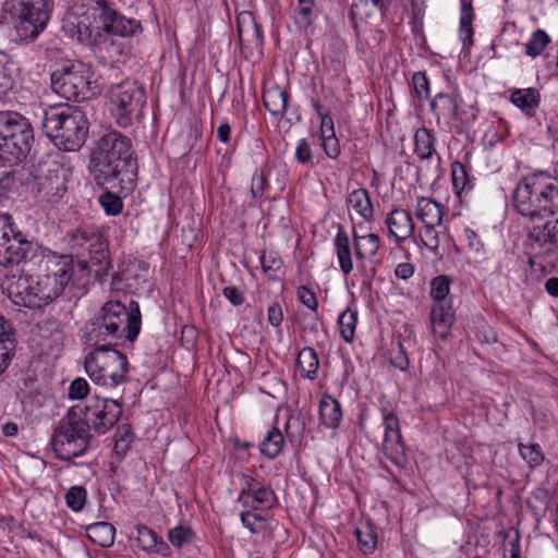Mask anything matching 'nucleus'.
Listing matches in <instances>:
<instances>
[{"label": "nucleus", "instance_id": "1", "mask_svg": "<svg viewBox=\"0 0 558 558\" xmlns=\"http://www.w3.org/2000/svg\"><path fill=\"white\" fill-rule=\"evenodd\" d=\"M87 170L96 185L131 193L138 173L132 141L119 131L106 130L90 148Z\"/></svg>", "mask_w": 558, "mask_h": 558}, {"label": "nucleus", "instance_id": "2", "mask_svg": "<svg viewBox=\"0 0 558 558\" xmlns=\"http://www.w3.org/2000/svg\"><path fill=\"white\" fill-rule=\"evenodd\" d=\"M142 326V314L136 301L129 306L120 301H108L80 330L81 340L88 345L116 344L125 339L134 342Z\"/></svg>", "mask_w": 558, "mask_h": 558}, {"label": "nucleus", "instance_id": "3", "mask_svg": "<svg viewBox=\"0 0 558 558\" xmlns=\"http://www.w3.org/2000/svg\"><path fill=\"white\" fill-rule=\"evenodd\" d=\"M41 126L60 150L76 151L86 141L89 123L78 107L60 105L44 111Z\"/></svg>", "mask_w": 558, "mask_h": 558}, {"label": "nucleus", "instance_id": "4", "mask_svg": "<svg viewBox=\"0 0 558 558\" xmlns=\"http://www.w3.org/2000/svg\"><path fill=\"white\" fill-rule=\"evenodd\" d=\"M90 426L84 421L81 405L69 409L51 435V448L57 459L65 462L85 454L92 441Z\"/></svg>", "mask_w": 558, "mask_h": 558}, {"label": "nucleus", "instance_id": "5", "mask_svg": "<svg viewBox=\"0 0 558 558\" xmlns=\"http://www.w3.org/2000/svg\"><path fill=\"white\" fill-rule=\"evenodd\" d=\"M68 243L81 271L93 274L99 282L108 277L112 269L109 248L98 232L85 228L77 229L69 235Z\"/></svg>", "mask_w": 558, "mask_h": 558}, {"label": "nucleus", "instance_id": "6", "mask_svg": "<svg viewBox=\"0 0 558 558\" xmlns=\"http://www.w3.org/2000/svg\"><path fill=\"white\" fill-rule=\"evenodd\" d=\"M33 142V128L26 118L14 111L0 112V166L22 162Z\"/></svg>", "mask_w": 558, "mask_h": 558}, {"label": "nucleus", "instance_id": "7", "mask_svg": "<svg viewBox=\"0 0 558 558\" xmlns=\"http://www.w3.org/2000/svg\"><path fill=\"white\" fill-rule=\"evenodd\" d=\"M110 112L116 123L126 129L141 123L147 105L145 88L133 80L112 84L109 89Z\"/></svg>", "mask_w": 558, "mask_h": 558}, {"label": "nucleus", "instance_id": "8", "mask_svg": "<svg viewBox=\"0 0 558 558\" xmlns=\"http://www.w3.org/2000/svg\"><path fill=\"white\" fill-rule=\"evenodd\" d=\"M113 345H93L94 350L85 356V371L96 384L116 387L126 381L129 373L126 355Z\"/></svg>", "mask_w": 558, "mask_h": 558}, {"label": "nucleus", "instance_id": "9", "mask_svg": "<svg viewBox=\"0 0 558 558\" xmlns=\"http://www.w3.org/2000/svg\"><path fill=\"white\" fill-rule=\"evenodd\" d=\"M92 84L89 70L82 63L63 65L51 73L52 90L68 100L78 102L96 95Z\"/></svg>", "mask_w": 558, "mask_h": 558}, {"label": "nucleus", "instance_id": "10", "mask_svg": "<svg viewBox=\"0 0 558 558\" xmlns=\"http://www.w3.org/2000/svg\"><path fill=\"white\" fill-rule=\"evenodd\" d=\"M31 175L28 184L41 202L57 203L66 192L68 170L58 161L39 162Z\"/></svg>", "mask_w": 558, "mask_h": 558}, {"label": "nucleus", "instance_id": "11", "mask_svg": "<svg viewBox=\"0 0 558 558\" xmlns=\"http://www.w3.org/2000/svg\"><path fill=\"white\" fill-rule=\"evenodd\" d=\"M32 248V242L14 230L12 217L0 215V266L10 268L25 262Z\"/></svg>", "mask_w": 558, "mask_h": 558}, {"label": "nucleus", "instance_id": "12", "mask_svg": "<svg viewBox=\"0 0 558 558\" xmlns=\"http://www.w3.org/2000/svg\"><path fill=\"white\" fill-rule=\"evenodd\" d=\"M84 421L90 426V429L98 435L106 434L119 421L122 414L121 403L108 398H90L82 407Z\"/></svg>", "mask_w": 558, "mask_h": 558}, {"label": "nucleus", "instance_id": "13", "mask_svg": "<svg viewBox=\"0 0 558 558\" xmlns=\"http://www.w3.org/2000/svg\"><path fill=\"white\" fill-rule=\"evenodd\" d=\"M384 424L383 454L397 468L403 469L408 463L405 445L402 440L400 422L392 409L388 405L380 408Z\"/></svg>", "mask_w": 558, "mask_h": 558}, {"label": "nucleus", "instance_id": "14", "mask_svg": "<svg viewBox=\"0 0 558 558\" xmlns=\"http://www.w3.org/2000/svg\"><path fill=\"white\" fill-rule=\"evenodd\" d=\"M41 278V300L46 305L57 299L68 286L72 278V267L69 257H61L59 260H49L46 274Z\"/></svg>", "mask_w": 558, "mask_h": 558}, {"label": "nucleus", "instance_id": "15", "mask_svg": "<svg viewBox=\"0 0 558 558\" xmlns=\"http://www.w3.org/2000/svg\"><path fill=\"white\" fill-rule=\"evenodd\" d=\"M534 180V173L522 178L518 182L512 195V205L515 211L530 220L541 218L538 196Z\"/></svg>", "mask_w": 558, "mask_h": 558}, {"label": "nucleus", "instance_id": "16", "mask_svg": "<svg viewBox=\"0 0 558 558\" xmlns=\"http://www.w3.org/2000/svg\"><path fill=\"white\" fill-rule=\"evenodd\" d=\"M41 278L35 281L32 277L21 276L9 286V295L13 303L31 310L40 308L46 305L41 300Z\"/></svg>", "mask_w": 558, "mask_h": 558}, {"label": "nucleus", "instance_id": "17", "mask_svg": "<svg viewBox=\"0 0 558 558\" xmlns=\"http://www.w3.org/2000/svg\"><path fill=\"white\" fill-rule=\"evenodd\" d=\"M541 218L558 214V178L538 171L534 172Z\"/></svg>", "mask_w": 558, "mask_h": 558}, {"label": "nucleus", "instance_id": "18", "mask_svg": "<svg viewBox=\"0 0 558 558\" xmlns=\"http://www.w3.org/2000/svg\"><path fill=\"white\" fill-rule=\"evenodd\" d=\"M238 37L242 52L253 54L260 52L264 46L262 27L256 23L250 12H243L238 16Z\"/></svg>", "mask_w": 558, "mask_h": 558}, {"label": "nucleus", "instance_id": "19", "mask_svg": "<svg viewBox=\"0 0 558 558\" xmlns=\"http://www.w3.org/2000/svg\"><path fill=\"white\" fill-rule=\"evenodd\" d=\"M385 225L387 226L388 234L399 244L411 239L415 231L411 213L401 207L391 209L386 217Z\"/></svg>", "mask_w": 558, "mask_h": 558}, {"label": "nucleus", "instance_id": "20", "mask_svg": "<svg viewBox=\"0 0 558 558\" xmlns=\"http://www.w3.org/2000/svg\"><path fill=\"white\" fill-rule=\"evenodd\" d=\"M20 4L23 7L21 17L32 24L36 29V34L43 31L52 12L53 0H21Z\"/></svg>", "mask_w": 558, "mask_h": 558}, {"label": "nucleus", "instance_id": "21", "mask_svg": "<svg viewBox=\"0 0 558 558\" xmlns=\"http://www.w3.org/2000/svg\"><path fill=\"white\" fill-rule=\"evenodd\" d=\"M94 14L84 13L66 23L65 32L77 41L89 46H96L101 37L99 31L93 27Z\"/></svg>", "mask_w": 558, "mask_h": 558}, {"label": "nucleus", "instance_id": "22", "mask_svg": "<svg viewBox=\"0 0 558 558\" xmlns=\"http://www.w3.org/2000/svg\"><path fill=\"white\" fill-rule=\"evenodd\" d=\"M101 23L105 32L121 37L135 36L143 31L140 21L128 19L117 10L110 12V15H107Z\"/></svg>", "mask_w": 558, "mask_h": 558}, {"label": "nucleus", "instance_id": "23", "mask_svg": "<svg viewBox=\"0 0 558 558\" xmlns=\"http://www.w3.org/2000/svg\"><path fill=\"white\" fill-rule=\"evenodd\" d=\"M430 323L434 335L446 339L453 324L451 303H434L430 311Z\"/></svg>", "mask_w": 558, "mask_h": 558}, {"label": "nucleus", "instance_id": "24", "mask_svg": "<svg viewBox=\"0 0 558 558\" xmlns=\"http://www.w3.org/2000/svg\"><path fill=\"white\" fill-rule=\"evenodd\" d=\"M458 99L453 94L438 93L430 100V111L436 117L437 121L441 118L448 122L457 120L458 116Z\"/></svg>", "mask_w": 558, "mask_h": 558}, {"label": "nucleus", "instance_id": "25", "mask_svg": "<svg viewBox=\"0 0 558 558\" xmlns=\"http://www.w3.org/2000/svg\"><path fill=\"white\" fill-rule=\"evenodd\" d=\"M347 205L365 222H371L374 219L375 209L367 190H353L347 197Z\"/></svg>", "mask_w": 558, "mask_h": 558}, {"label": "nucleus", "instance_id": "26", "mask_svg": "<svg viewBox=\"0 0 558 558\" xmlns=\"http://www.w3.org/2000/svg\"><path fill=\"white\" fill-rule=\"evenodd\" d=\"M415 215L423 225H441L444 206L430 197L417 198Z\"/></svg>", "mask_w": 558, "mask_h": 558}, {"label": "nucleus", "instance_id": "27", "mask_svg": "<svg viewBox=\"0 0 558 558\" xmlns=\"http://www.w3.org/2000/svg\"><path fill=\"white\" fill-rule=\"evenodd\" d=\"M319 420L328 428H337L342 420L340 402L328 393L319 401Z\"/></svg>", "mask_w": 558, "mask_h": 558}, {"label": "nucleus", "instance_id": "28", "mask_svg": "<svg viewBox=\"0 0 558 558\" xmlns=\"http://www.w3.org/2000/svg\"><path fill=\"white\" fill-rule=\"evenodd\" d=\"M335 248L340 269L347 276L353 270V260L350 239L341 225L338 227V232L335 236Z\"/></svg>", "mask_w": 558, "mask_h": 558}, {"label": "nucleus", "instance_id": "29", "mask_svg": "<svg viewBox=\"0 0 558 558\" xmlns=\"http://www.w3.org/2000/svg\"><path fill=\"white\" fill-rule=\"evenodd\" d=\"M14 342L13 328L3 316H0V375L4 373L10 365Z\"/></svg>", "mask_w": 558, "mask_h": 558}, {"label": "nucleus", "instance_id": "30", "mask_svg": "<svg viewBox=\"0 0 558 558\" xmlns=\"http://www.w3.org/2000/svg\"><path fill=\"white\" fill-rule=\"evenodd\" d=\"M511 102L520 108L529 117H533L536 108L539 106L541 95L536 88L529 87L515 89L510 96Z\"/></svg>", "mask_w": 558, "mask_h": 558}, {"label": "nucleus", "instance_id": "31", "mask_svg": "<svg viewBox=\"0 0 558 558\" xmlns=\"http://www.w3.org/2000/svg\"><path fill=\"white\" fill-rule=\"evenodd\" d=\"M353 242L357 259L375 257L380 246V239L377 234L368 233L366 235H359L355 230H353Z\"/></svg>", "mask_w": 558, "mask_h": 558}, {"label": "nucleus", "instance_id": "32", "mask_svg": "<svg viewBox=\"0 0 558 558\" xmlns=\"http://www.w3.org/2000/svg\"><path fill=\"white\" fill-rule=\"evenodd\" d=\"M436 136L427 128L416 130L414 134V153L421 160H429L436 153Z\"/></svg>", "mask_w": 558, "mask_h": 558}, {"label": "nucleus", "instance_id": "33", "mask_svg": "<svg viewBox=\"0 0 558 558\" xmlns=\"http://www.w3.org/2000/svg\"><path fill=\"white\" fill-rule=\"evenodd\" d=\"M289 94L279 86H271L263 93V104L272 114L279 116L286 111Z\"/></svg>", "mask_w": 558, "mask_h": 558}, {"label": "nucleus", "instance_id": "34", "mask_svg": "<svg viewBox=\"0 0 558 558\" xmlns=\"http://www.w3.org/2000/svg\"><path fill=\"white\" fill-rule=\"evenodd\" d=\"M116 529L109 522H96L87 526V536L96 545L108 548L114 543Z\"/></svg>", "mask_w": 558, "mask_h": 558}, {"label": "nucleus", "instance_id": "35", "mask_svg": "<svg viewBox=\"0 0 558 558\" xmlns=\"http://www.w3.org/2000/svg\"><path fill=\"white\" fill-rule=\"evenodd\" d=\"M296 366L302 377L311 380L316 379L319 366L317 352L311 347L303 348L298 354Z\"/></svg>", "mask_w": 558, "mask_h": 558}, {"label": "nucleus", "instance_id": "36", "mask_svg": "<svg viewBox=\"0 0 558 558\" xmlns=\"http://www.w3.org/2000/svg\"><path fill=\"white\" fill-rule=\"evenodd\" d=\"M283 446L284 437L282 433L278 428L272 427L264 436L259 450L262 454L272 460L281 453Z\"/></svg>", "mask_w": 558, "mask_h": 558}, {"label": "nucleus", "instance_id": "37", "mask_svg": "<svg viewBox=\"0 0 558 558\" xmlns=\"http://www.w3.org/2000/svg\"><path fill=\"white\" fill-rule=\"evenodd\" d=\"M473 20H474V12L473 7L471 2H462L461 7V16H460V37L463 43L464 49H470V47L473 45Z\"/></svg>", "mask_w": 558, "mask_h": 558}, {"label": "nucleus", "instance_id": "38", "mask_svg": "<svg viewBox=\"0 0 558 558\" xmlns=\"http://www.w3.org/2000/svg\"><path fill=\"white\" fill-rule=\"evenodd\" d=\"M116 441L112 450L111 458L120 463L130 449V445L133 440V433L129 425H121L116 430Z\"/></svg>", "mask_w": 558, "mask_h": 558}, {"label": "nucleus", "instance_id": "39", "mask_svg": "<svg viewBox=\"0 0 558 558\" xmlns=\"http://www.w3.org/2000/svg\"><path fill=\"white\" fill-rule=\"evenodd\" d=\"M357 324V312L348 307L343 311L338 318L339 331L341 338L351 343L355 336V328Z\"/></svg>", "mask_w": 558, "mask_h": 558}, {"label": "nucleus", "instance_id": "40", "mask_svg": "<svg viewBox=\"0 0 558 558\" xmlns=\"http://www.w3.org/2000/svg\"><path fill=\"white\" fill-rule=\"evenodd\" d=\"M253 493L254 494L250 496L251 506L248 508L254 510L271 509L277 501L274 490L267 486L260 485V487Z\"/></svg>", "mask_w": 558, "mask_h": 558}, {"label": "nucleus", "instance_id": "41", "mask_svg": "<svg viewBox=\"0 0 558 558\" xmlns=\"http://www.w3.org/2000/svg\"><path fill=\"white\" fill-rule=\"evenodd\" d=\"M550 41L551 39L545 31H534L531 38L524 46L525 54L532 58L541 56Z\"/></svg>", "mask_w": 558, "mask_h": 558}, {"label": "nucleus", "instance_id": "42", "mask_svg": "<svg viewBox=\"0 0 558 558\" xmlns=\"http://www.w3.org/2000/svg\"><path fill=\"white\" fill-rule=\"evenodd\" d=\"M520 457L527 463L530 469L541 466L545 460L542 447L538 444H518Z\"/></svg>", "mask_w": 558, "mask_h": 558}, {"label": "nucleus", "instance_id": "43", "mask_svg": "<svg viewBox=\"0 0 558 558\" xmlns=\"http://www.w3.org/2000/svg\"><path fill=\"white\" fill-rule=\"evenodd\" d=\"M355 535L363 554H372L377 545V534L371 524L355 529Z\"/></svg>", "mask_w": 558, "mask_h": 558}, {"label": "nucleus", "instance_id": "44", "mask_svg": "<svg viewBox=\"0 0 558 558\" xmlns=\"http://www.w3.org/2000/svg\"><path fill=\"white\" fill-rule=\"evenodd\" d=\"M450 278L448 276H438L430 281V296L434 303H451L447 299L450 290Z\"/></svg>", "mask_w": 558, "mask_h": 558}, {"label": "nucleus", "instance_id": "45", "mask_svg": "<svg viewBox=\"0 0 558 558\" xmlns=\"http://www.w3.org/2000/svg\"><path fill=\"white\" fill-rule=\"evenodd\" d=\"M15 68L11 60L0 68V100L5 98L16 83Z\"/></svg>", "mask_w": 558, "mask_h": 558}, {"label": "nucleus", "instance_id": "46", "mask_svg": "<svg viewBox=\"0 0 558 558\" xmlns=\"http://www.w3.org/2000/svg\"><path fill=\"white\" fill-rule=\"evenodd\" d=\"M194 532L190 526L178 525L168 531V539L175 548H182L194 539Z\"/></svg>", "mask_w": 558, "mask_h": 558}, {"label": "nucleus", "instance_id": "47", "mask_svg": "<svg viewBox=\"0 0 558 558\" xmlns=\"http://www.w3.org/2000/svg\"><path fill=\"white\" fill-rule=\"evenodd\" d=\"M87 500V492L83 486H72L65 494V504L74 512L81 511Z\"/></svg>", "mask_w": 558, "mask_h": 558}, {"label": "nucleus", "instance_id": "48", "mask_svg": "<svg viewBox=\"0 0 558 558\" xmlns=\"http://www.w3.org/2000/svg\"><path fill=\"white\" fill-rule=\"evenodd\" d=\"M451 179L453 189L457 194H460L470 183L469 173L466 168L460 161L451 163Z\"/></svg>", "mask_w": 558, "mask_h": 558}, {"label": "nucleus", "instance_id": "49", "mask_svg": "<svg viewBox=\"0 0 558 558\" xmlns=\"http://www.w3.org/2000/svg\"><path fill=\"white\" fill-rule=\"evenodd\" d=\"M413 97L418 101L429 98L430 86L425 72H415L412 76Z\"/></svg>", "mask_w": 558, "mask_h": 558}, {"label": "nucleus", "instance_id": "50", "mask_svg": "<svg viewBox=\"0 0 558 558\" xmlns=\"http://www.w3.org/2000/svg\"><path fill=\"white\" fill-rule=\"evenodd\" d=\"M99 204L107 215L117 216L123 208L122 199L114 193L107 191L99 196Z\"/></svg>", "mask_w": 558, "mask_h": 558}, {"label": "nucleus", "instance_id": "51", "mask_svg": "<svg viewBox=\"0 0 558 558\" xmlns=\"http://www.w3.org/2000/svg\"><path fill=\"white\" fill-rule=\"evenodd\" d=\"M136 532V541L138 547L147 553H150V550L156 547V541L159 536L151 529L145 525L137 526Z\"/></svg>", "mask_w": 558, "mask_h": 558}, {"label": "nucleus", "instance_id": "52", "mask_svg": "<svg viewBox=\"0 0 558 558\" xmlns=\"http://www.w3.org/2000/svg\"><path fill=\"white\" fill-rule=\"evenodd\" d=\"M260 483L256 481L252 476H244L243 477V487L239 494L238 502H240L243 507H250V496H252L254 490H257L260 487Z\"/></svg>", "mask_w": 558, "mask_h": 558}, {"label": "nucleus", "instance_id": "53", "mask_svg": "<svg viewBox=\"0 0 558 558\" xmlns=\"http://www.w3.org/2000/svg\"><path fill=\"white\" fill-rule=\"evenodd\" d=\"M439 225H424V230L422 233V241L424 245L436 253L439 248L440 240L438 232L435 230Z\"/></svg>", "mask_w": 558, "mask_h": 558}, {"label": "nucleus", "instance_id": "54", "mask_svg": "<svg viewBox=\"0 0 558 558\" xmlns=\"http://www.w3.org/2000/svg\"><path fill=\"white\" fill-rule=\"evenodd\" d=\"M89 392V385L86 379L78 377L74 379L69 387V398L73 400H81Z\"/></svg>", "mask_w": 558, "mask_h": 558}, {"label": "nucleus", "instance_id": "55", "mask_svg": "<svg viewBox=\"0 0 558 558\" xmlns=\"http://www.w3.org/2000/svg\"><path fill=\"white\" fill-rule=\"evenodd\" d=\"M322 140V146L327 155V157L331 159H336L341 154L340 143L337 138L336 134L333 135H325L320 136Z\"/></svg>", "mask_w": 558, "mask_h": 558}, {"label": "nucleus", "instance_id": "56", "mask_svg": "<svg viewBox=\"0 0 558 558\" xmlns=\"http://www.w3.org/2000/svg\"><path fill=\"white\" fill-rule=\"evenodd\" d=\"M390 363L392 366L400 371H405L409 367V357L407 351L400 341L397 342L396 351H391Z\"/></svg>", "mask_w": 558, "mask_h": 558}, {"label": "nucleus", "instance_id": "57", "mask_svg": "<svg viewBox=\"0 0 558 558\" xmlns=\"http://www.w3.org/2000/svg\"><path fill=\"white\" fill-rule=\"evenodd\" d=\"M296 295L299 301L310 310L317 312L318 308V302L316 299V295L312 290H310L305 286H301L298 288Z\"/></svg>", "mask_w": 558, "mask_h": 558}, {"label": "nucleus", "instance_id": "58", "mask_svg": "<svg viewBox=\"0 0 558 558\" xmlns=\"http://www.w3.org/2000/svg\"><path fill=\"white\" fill-rule=\"evenodd\" d=\"M314 5H315V0H298L296 12L300 16V22L304 26H307L311 24V16H312Z\"/></svg>", "mask_w": 558, "mask_h": 558}, {"label": "nucleus", "instance_id": "59", "mask_svg": "<svg viewBox=\"0 0 558 558\" xmlns=\"http://www.w3.org/2000/svg\"><path fill=\"white\" fill-rule=\"evenodd\" d=\"M295 158L296 160L302 163H308L311 162L313 155H312V148L310 143L306 140H301L298 143V147L295 150Z\"/></svg>", "mask_w": 558, "mask_h": 558}, {"label": "nucleus", "instance_id": "60", "mask_svg": "<svg viewBox=\"0 0 558 558\" xmlns=\"http://www.w3.org/2000/svg\"><path fill=\"white\" fill-rule=\"evenodd\" d=\"M464 235L468 240V246L470 250H472L473 252H475L477 254H481L484 252V244L480 240L477 233L474 230H472L470 228L464 229Z\"/></svg>", "mask_w": 558, "mask_h": 558}, {"label": "nucleus", "instance_id": "61", "mask_svg": "<svg viewBox=\"0 0 558 558\" xmlns=\"http://www.w3.org/2000/svg\"><path fill=\"white\" fill-rule=\"evenodd\" d=\"M222 294L234 306H239L244 302L243 293L234 286L225 287Z\"/></svg>", "mask_w": 558, "mask_h": 558}, {"label": "nucleus", "instance_id": "62", "mask_svg": "<svg viewBox=\"0 0 558 558\" xmlns=\"http://www.w3.org/2000/svg\"><path fill=\"white\" fill-rule=\"evenodd\" d=\"M267 318L268 323L274 326L278 327L282 323L283 314L281 306L278 303H274L268 307L267 311Z\"/></svg>", "mask_w": 558, "mask_h": 558}, {"label": "nucleus", "instance_id": "63", "mask_svg": "<svg viewBox=\"0 0 558 558\" xmlns=\"http://www.w3.org/2000/svg\"><path fill=\"white\" fill-rule=\"evenodd\" d=\"M266 185V178L263 173H255L252 178L251 194L254 198L263 195Z\"/></svg>", "mask_w": 558, "mask_h": 558}, {"label": "nucleus", "instance_id": "64", "mask_svg": "<svg viewBox=\"0 0 558 558\" xmlns=\"http://www.w3.org/2000/svg\"><path fill=\"white\" fill-rule=\"evenodd\" d=\"M242 524L251 532L258 533V530L255 527L254 521H260L262 517L259 514L253 513L251 511H243L240 514Z\"/></svg>", "mask_w": 558, "mask_h": 558}]
</instances>
